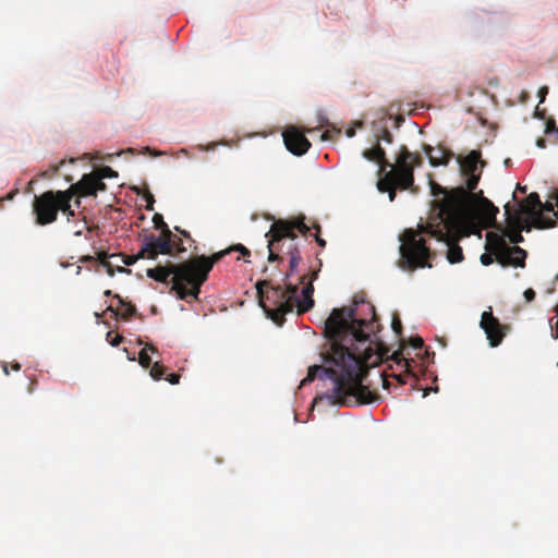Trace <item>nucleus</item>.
Wrapping results in <instances>:
<instances>
[{
	"instance_id": "obj_1",
	"label": "nucleus",
	"mask_w": 558,
	"mask_h": 558,
	"mask_svg": "<svg viewBox=\"0 0 558 558\" xmlns=\"http://www.w3.org/2000/svg\"><path fill=\"white\" fill-rule=\"evenodd\" d=\"M373 313L371 320L356 317L353 306L333 308L325 322L324 333L330 342V352L326 361L335 367L313 365L301 381V386L312 383L317 373L320 378L333 380V388L327 398L330 404L354 405L375 402L379 399L377 392L363 385L371 367L388 359L389 348L376 336L379 324L374 305L369 304ZM317 397L314 402L323 400Z\"/></svg>"
},
{
	"instance_id": "obj_2",
	"label": "nucleus",
	"mask_w": 558,
	"mask_h": 558,
	"mask_svg": "<svg viewBox=\"0 0 558 558\" xmlns=\"http://www.w3.org/2000/svg\"><path fill=\"white\" fill-rule=\"evenodd\" d=\"M430 214L426 225L417 230L405 229L400 235V259L398 265L407 271L417 268H432L429 259L435 255L426 245L423 233L429 234L448 246L447 259L450 264L463 260V252L457 241L468 221V194L463 187L447 189L429 180Z\"/></svg>"
},
{
	"instance_id": "obj_3",
	"label": "nucleus",
	"mask_w": 558,
	"mask_h": 558,
	"mask_svg": "<svg viewBox=\"0 0 558 558\" xmlns=\"http://www.w3.org/2000/svg\"><path fill=\"white\" fill-rule=\"evenodd\" d=\"M209 272L210 266H206V269L203 270L198 256L180 264L169 263L146 270L147 277L158 282H171L178 299L184 301H187L189 298L197 300L201 287L207 280Z\"/></svg>"
},
{
	"instance_id": "obj_4",
	"label": "nucleus",
	"mask_w": 558,
	"mask_h": 558,
	"mask_svg": "<svg viewBox=\"0 0 558 558\" xmlns=\"http://www.w3.org/2000/svg\"><path fill=\"white\" fill-rule=\"evenodd\" d=\"M423 165L421 155L411 153L407 146H401L396 156L395 167H391L377 182V189L388 192L389 201L396 198V190H410L414 184V169Z\"/></svg>"
},
{
	"instance_id": "obj_5",
	"label": "nucleus",
	"mask_w": 558,
	"mask_h": 558,
	"mask_svg": "<svg viewBox=\"0 0 558 558\" xmlns=\"http://www.w3.org/2000/svg\"><path fill=\"white\" fill-rule=\"evenodd\" d=\"M269 286L270 282L267 280H260L256 283L259 305L268 318L278 326H281L286 320L284 316L293 312L295 307L299 288L295 284L289 283L286 290L277 286L271 287L270 291H265V288H269Z\"/></svg>"
},
{
	"instance_id": "obj_6",
	"label": "nucleus",
	"mask_w": 558,
	"mask_h": 558,
	"mask_svg": "<svg viewBox=\"0 0 558 558\" xmlns=\"http://www.w3.org/2000/svg\"><path fill=\"white\" fill-rule=\"evenodd\" d=\"M295 230L303 235H307L310 227L304 222V217L294 220H277L271 225L265 235L268 238L269 262L283 259L288 244L290 242L294 243L296 239Z\"/></svg>"
},
{
	"instance_id": "obj_7",
	"label": "nucleus",
	"mask_w": 558,
	"mask_h": 558,
	"mask_svg": "<svg viewBox=\"0 0 558 558\" xmlns=\"http://www.w3.org/2000/svg\"><path fill=\"white\" fill-rule=\"evenodd\" d=\"M485 248L487 253L481 256V263L484 266H489L496 260L502 267H525L526 251L520 246H509L504 235L497 232L486 233Z\"/></svg>"
},
{
	"instance_id": "obj_8",
	"label": "nucleus",
	"mask_w": 558,
	"mask_h": 558,
	"mask_svg": "<svg viewBox=\"0 0 558 558\" xmlns=\"http://www.w3.org/2000/svg\"><path fill=\"white\" fill-rule=\"evenodd\" d=\"M77 193L73 185L65 191H46L35 195L33 213L36 216V223L46 226L54 222L60 210H68L69 203Z\"/></svg>"
},
{
	"instance_id": "obj_9",
	"label": "nucleus",
	"mask_w": 558,
	"mask_h": 558,
	"mask_svg": "<svg viewBox=\"0 0 558 558\" xmlns=\"http://www.w3.org/2000/svg\"><path fill=\"white\" fill-rule=\"evenodd\" d=\"M483 202L487 206V215L492 220L489 226L497 230L498 234L504 235L505 241L508 238L509 242L514 244L513 246H518L519 243L524 241L522 231L530 232L534 228V225L524 217H521L520 213H510L509 203L505 205L506 226L497 223L496 215L498 208L487 198H483Z\"/></svg>"
},
{
	"instance_id": "obj_10",
	"label": "nucleus",
	"mask_w": 558,
	"mask_h": 558,
	"mask_svg": "<svg viewBox=\"0 0 558 558\" xmlns=\"http://www.w3.org/2000/svg\"><path fill=\"white\" fill-rule=\"evenodd\" d=\"M458 163L461 175L465 179V187L462 186L468 194L466 213L471 207V198L473 197V191L477 187L481 180L483 168L486 166V161L482 159L480 150H471L466 156L459 157Z\"/></svg>"
},
{
	"instance_id": "obj_11",
	"label": "nucleus",
	"mask_w": 558,
	"mask_h": 558,
	"mask_svg": "<svg viewBox=\"0 0 558 558\" xmlns=\"http://www.w3.org/2000/svg\"><path fill=\"white\" fill-rule=\"evenodd\" d=\"M542 202L537 193H531L518 207L510 205V213H520L521 217L530 220L534 228L546 229L553 228L556 225V219L546 217L539 209Z\"/></svg>"
},
{
	"instance_id": "obj_12",
	"label": "nucleus",
	"mask_w": 558,
	"mask_h": 558,
	"mask_svg": "<svg viewBox=\"0 0 558 558\" xmlns=\"http://www.w3.org/2000/svg\"><path fill=\"white\" fill-rule=\"evenodd\" d=\"M118 173L110 167L105 166L97 171L84 174L82 179L73 184L80 196H95L98 191H105L106 184L102 182L106 178H116Z\"/></svg>"
},
{
	"instance_id": "obj_13",
	"label": "nucleus",
	"mask_w": 558,
	"mask_h": 558,
	"mask_svg": "<svg viewBox=\"0 0 558 558\" xmlns=\"http://www.w3.org/2000/svg\"><path fill=\"white\" fill-rule=\"evenodd\" d=\"M171 230H166V232H160L159 236L150 234L146 236L143 246L140 251L141 257H146L149 259H155L159 254L162 255H171L170 250V241Z\"/></svg>"
},
{
	"instance_id": "obj_14",
	"label": "nucleus",
	"mask_w": 558,
	"mask_h": 558,
	"mask_svg": "<svg viewBox=\"0 0 558 558\" xmlns=\"http://www.w3.org/2000/svg\"><path fill=\"white\" fill-rule=\"evenodd\" d=\"M480 327L484 330L490 347H498L509 329L508 326L501 325L499 319L493 314L492 307L484 311L481 317Z\"/></svg>"
},
{
	"instance_id": "obj_15",
	"label": "nucleus",
	"mask_w": 558,
	"mask_h": 558,
	"mask_svg": "<svg viewBox=\"0 0 558 558\" xmlns=\"http://www.w3.org/2000/svg\"><path fill=\"white\" fill-rule=\"evenodd\" d=\"M283 142L287 149L296 156L304 155L311 147L304 133L295 126H290L283 132Z\"/></svg>"
},
{
	"instance_id": "obj_16",
	"label": "nucleus",
	"mask_w": 558,
	"mask_h": 558,
	"mask_svg": "<svg viewBox=\"0 0 558 558\" xmlns=\"http://www.w3.org/2000/svg\"><path fill=\"white\" fill-rule=\"evenodd\" d=\"M231 252H239L243 256H250L251 252L242 244H234L230 247L219 251L217 253H214L211 256L207 257L205 255L198 256L199 262L202 264L203 270L206 269V266H210V270L213 269L214 265L219 262L222 257L230 254Z\"/></svg>"
},
{
	"instance_id": "obj_17",
	"label": "nucleus",
	"mask_w": 558,
	"mask_h": 558,
	"mask_svg": "<svg viewBox=\"0 0 558 558\" xmlns=\"http://www.w3.org/2000/svg\"><path fill=\"white\" fill-rule=\"evenodd\" d=\"M424 151L433 167L446 166L452 157V153L444 148H434L430 145H424Z\"/></svg>"
},
{
	"instance_id": "obj_18",
	"label": "nucleus",
	"mask_w": 558,
	"mask_h": 558,
	"mask_svg": "<svg viewBox=\"0 0 558 558\" xmlns=\"http://www.w3.org/2000/svg\"><path fill=\"white\" fill-rule=\"evenodd\" d=\"M363 157L371 161H377L380 166L379 173H386L387 168L391 169V167H395V165L386 159V153L378 143H376L375 147L364 150Z\"/></svg>"
},
{
	"instance_id": "obj_19",
	"label": "nucleus",
	"mask_w": 558,
	"mask_h": 558,
	"mask_svg": "<svg viewBox=\"0 0 558 558\" xmlns=\"http://www.w3.org/2000/svg\"><path fill=\"white\" fill-rule=\"evenodd\" d=\"M390 359L395 361L399 366L405 367L404 373L402 374H395L393 378L400 384L404 385L407 384V377H415L412 369H411V363L413 360H408L403 357L402 353L400 351H396L391 354Z\"/></svg>"
},
{
	"instance_id": "obj_20",
	"label": "nucleus",
	"mask_w": 558,
	"mask_h": 558,
	"mask_svg": "<svg viewBox=\"0 0 558 558\" xmlns=\"http://www.w3.org/2000/svg\"><path fill=\"white\" fill-rule=\"evenodd\" d=\"M113 299L118 300L121 311L113 308L112 305H109L107 311L111 312L116 318L128 320L136 315V307L131 302L123 300L119 294L113 295Z\"/></svg>"
},
{
	"instance_id": "obj_21",
	"label": "nucleus",
	"mask_w": 558,
	"mask_h": 558,
	"mask_svg": "<svg viewBox=\"0 0 558 558\" xmlns=\"http://www.w3.org/2000/svg\"><path fill=\"white\" fill-rule=\"evenodd\" d=\"M314 287L312 282H308L302 290V299L296 295L295 307L298 308V313L302 314L310 311L314 306L313 300Z\"/></svg>"
},
{
	"instance_id": "obj_22",
	"label": "nucleus",
	"mask_w": 558,
	"mask_h": 558,
	"mask_svg": "<svg viewBox=\"0 0 558 558\" xmlns=\"http://www.w3.org/2000/svg\"><path fill=\"white\" fill-rule=\"evenodd\" d=\"M286 255L290 257L289 264H290V271L287 274V278H289L296 269L300 260H301V254L295 245V243L290 242L287 246Z\"/></svg>"
},
{
	"instance_id": "obj_23",
	"label": "nucleus",
	"mask_w": 558,
	"mask_h": 558,
	"mask_svg": "<svg viewBox=\"0 0 558 558\" xmlns=\"http://www.w3.org/2000/svg\"><path fill=\"white\" fill-rule=\"evenodd\" d=\"M116 256H117V254H109L105 251H100L97 253V257L95 258L101 264L102 267H105L107 274L110 277L114 276V268H113V263L110 262L109 259L116 258Z\"/></svg>"
},
{
	"instance_id": "obj_24",
	"label": "nucleus",
	"mask_w": 558,
	"mask_h": 558,
	"mask_svg": "<svg viewBox=\"0 0 558 558\" xmlns=\"http://www.w3.org/2000/svg\"><path fill=\"white\" fill-rule=\"evenodd\" d=\"M169 244H170L171 255L174 252L182 253V252L186 251V248L183 246L182 239L172 232H171V238H170Z\"/></svg>"
},
{
	"instance_id": "obj_25",
	"label": "nucleus",
	"mask_w": 558,
	"mask_h": 558,
	"mask_svg": "<svg viewBox=\"0 0 558 558\" xmlns=\"http://www.w3.org/2000/svg\"><path fill=\"white\" fill-rule=\"evenodd\" d=\"M165 372H166V367L163 365H161L159 362H156L150 367L149 375L155 380H160L163 378Z\"/></svg>"
},
{
	"instance_id": "obj_26",
	"label": "nucleus",
	"mask_w": 558,
	"mask_h": 558,
	"mask_svg": "<svg viewBox=\"0 0 558 558\" xmlns=\"http://www.w3.org/2000/svg\"><path fill=\"white\" fill-rule=\"evenodd\" d=\"M379 141H385L388 144L393 142V136L386 126L380 130V134H376V143L379 144Z\"/></svg>"
},
{
	"instance_id": "obj_27",
	"label": "nucleus",
	"mask_w": 558,
	"mask_h": 558,
	"mask_svg": "<svg viewBox=\"0 0 558 558\" xmlns=\"http://www.w3.org/2000/svg\"><path fill=\"white\" fill-rule=\"evenodd\" d=\"M154 225L161 232H166V230H170L168 225L163 221V217L160 214H155L153 217Z\"/></svg>"
},
{
	"instance_id": "obj_28",
	"label": "nucleus",
	"mask_w": 558,
	"mask_h": 558,
	"mask_svg": "<svg viewBox=\"0 0 558 558\" xmlns=\"http://www.w3.org/2000/svg\"><path fill=\"white\" fill-rule=\"evenodd\" d=\"M116 258H120V262L124 265H133L138 258H142L140 256V253L137 255H124V254H117Z\"/></svg>"
},
{
	"instance_id": "obj_29",
	"label": "nucleus",
	"mask_w": 558,
	"mask_h": 558,
	"mask_svg": "<svg viewBox=\"0 0 558 558\" xmlns=\"http://www.w3.org/2000/svg\"><path fill=\"white\" fill-rule=\"evenodd\" d=\"M138 362L142 367L148 368L151 364V357L146 352V349L141 350L138 354Z\"/></svg>"
},
{
	"instance_id": "obj_30",
	"label": "nucleus",
	"mask_w": 558,
	"mask_h": 558,
	"mask_svg": "<svg viewBox=\"0 0 558 558\" xmlns=\"http://www.w3.org/2000/svg\"><path fill=\"white\" fill-rule=\"evenodd\" d=\"M391 327H392V330L396 333V336L397 337H401V335H402V324H401V320H400V318H399V316L397 314H395L393 317H392Z\"/></svg>"
},
{
	"instance_id": "obj_31",
	"label": "nucleus",
	"mask_w": 558,
	"mask_h": 558,
	"mask_svg": "<svg viewBox=\"0 0 558 558\" xmlns=\"http://www.w3.org/2000/svg\"><path fill=\"white\" fill-rule=\"evenodd\" d=\"M106 338H107V341L112 347H118L123 341V337L122 336H120V335H114L113 336L112 331H108Z\"/></svg>"
},
{
	"instance_id": "obj_32",
	"label": "nucleus",
	"mask_w": 558,
	"mask_h": 558,
	"mask_svg": "<svg viewBox=\"0 0 558 558\" xmlns=\"http://www.w3.org/2000/svg\"><path fill=\"white\" fill-rule=\"evenodd\" d=\"M59 171V166H50L47 170L40 172L38 175L44 179H51Z\"/></svg>"
},
{
	"instance_id": "obj_33",
	"label": "nucleus",
	"mask_w": 558,
	"mask_h": 558,
	"mask_svg": "<svg viewBox=\"0 0 558 558\" xmlns=\"http://www.w3.org/2000/svg\"><path fill=\"white\" fill-rule=\"evenodd\" d=\"M555 205L550 202H546L545 204H542L541 210L546 213H553L554 217L558 220V210H555Z\"/></svg>"
},
{
	"instance_id": "obj_34",
	"label": "nucleus",
	"mask_w": 558,
	"mask_h": 558,
	"mask_svg": "<svg viewBox=\"0 0 558 558\" xmlns=\"http://www.w3.org/2000/svg\"><path fill=\"white\" fill-rule=\"evenodd\" d=\"M340 134V130L339 129H336L333 128L331 131L330 130H327L325 131L323 134H322V141H330L333 138L335 135H338Z\"/></svg>"
},
{
	"instance_id": "obj_35",
	"label": "nucleus",
	"mask_w": 558,
	"mask_h": 558,
	"mask_svg": "<svg viewBox=\"0 0 558 558\" xmlns=\"http://www.w3.org/2000/svg\"><path fill=\"white\" fill-rule=\"evenodd\" d=\"M523 295L527 302H532L535 299L536 293L533 289L529 288L524 291Z\"/></svg>"
},
{
	"instance_id": "obj_36",
	"label": "nucleus",
	"mask_w": 558,
	"mask_h": 558,
	"mask_svg": "<svg viewBox=\"0 0 558 558\" xmlns=\"http://www.w3.org/2000/svg\"><path fill=\"white\" fill-rule=\"evenodd\" d=\"M424 344V341L421 337H415V338H412L411 339V345L414 348V349H421Z\"/></svg>"
},
{
	"instance_id": "obj_37",
	"label": "nucleus",
	"mask_w": 558,
	"mask_h": 558,
	"mask_svg": "<svg viewBox=\"0 0 558 558\" xmlns=\"http://www.w3.org/2000/svg\"><path fill=\"white\" fill-rule=\"evenodd\" d=\"M219 144H227V143L226 142H221V143L211 142V143H209V144H207L205 146H199V148L202 150L209 151V150H214Z\"/></svg>"
},
{
	"instance_id": "obj_38",
	"label": "nucleus",
	"mask_w": 558,
	"mask_h": 558,
	"mask_svg": "<svg viewBox=\"0 0 558 558\" xmlns=\"http://www.w3.org/2000/svg\"><path fill=\"white\" fill-rule=\"evenodd\" d=\"M180 375L179 374H170L168 377H166V380H168L171 385H178L180 383Z\"/></svg>"
},
{
	"instance_id": "obj_39",
	"label": "nucleus",
	"mask_w": 558,
	"mask_h": 558,
	"mask_svg": "<svg viewBox=\"0 0 558 558\" xmlns=\"http://www.w3.org/2000/svg\"><path fill=\"white\" fill-rule=\"evenodd\" d=\"M379 378H380V380H381V383H383V387H384V389H389V387H390V383H389V380H388L387 375H386V373H385V372H380V373H379Z\"/></svg>"
},
{
	"instance_id": "obj_40",
	"label": "nucleus",
	"mask_w": 558,
	"mask_h": 558,
	"mask_svg": "<svg viewBox=\"0 0 558 558\" xmlns=\"http://www.w3.org/2000/svg\"><path fill=\"white\" fill-rule=\"evenodd\" d=\"M146 201H147L146 209L153 210V208H154L153 206H154V203H155L153 194L147 193Z\"/></svg>"
},
{
	"instance_id": "obj_41",
	"label": "nucleus",
	"mask_w": 558,
	"mask_h": 558,
	"mask_svg": "<svg viewBox=\"0 0 558 558\" xmlns=\"http://www.w3.org/2000/svg\"><path fill=\"white\" fill-rule=\"evenodd\" d=\"M174 230L177 232H179L182 236L186 238V239H191V235H190V232H187L186 230L184 229H181L180 227L175 226L174 227Z\"/></svg>"
},
{
	"instance_id": "obj_42",
	"label": "nucleus",
	"mask_w": 558,
	"mask_h": 558,
	"mask_svg": "<svg viewBox=\"0 0 558 558\" xmlns=\"http://www.w3.org/2000/svg\"><path fill=\"white\" fill-rule=\"evenodd\" d=\"M113 268H114V274L118 271V272H131L130 269L123 267V266H120V265H113Z\"/></svg>"
},
{
	"instance_id": "obj_43",
	"label": "nucleus",
	"mask_w": 558,
	"mask_h": 558,
	"mask_svg": "<svg viewBox=\"0 0 558 558\" xmlns=\"http://www.w3.org/2000/svg\"><path fill=\"white\" fill-rule=\"evenodd\" d=\"M547 93H548V88L546 86H544L539 89L538 95L541 97V101H544Z\"/></svg>"
},
{
	"instance_id": "obj_44",
	"label": "nucleus",
	"mask_w": 558,
	"mask_h": 558,
	"mask_svg": "<svg viewBox=\"0 0 558 558\" xmlns=\"http://www.w3.org/2000/svg\"><path fill=\"white\" fill-rule=\"evenodd\" d=\"M93 260H95V257L90 255H84L80 258L81 263H90Z\"/></svg>"
},
{
	"instance_id": "obj_45",
	"label": "nucleus",
	"mask_w": 558,
	"mask_h": 558,
	"mask_svg": "<svg viewBox=\"0 0 558 558\" xmlns=\"http://www.w3.org/2000/svg\"><path fill=\"white\" fill-rule=\"evenodd\" d=\"M63 214H65L68 216V218L70 217H74L75 213L74 210L71 208V202L69 203V209L68 210H61Z\"/></svg>"
},
{
	"instance_id": "obj_46",
	"label": "nucleus",
	"mask_w": 558,
	"mask_h": 558,
	"mask_svg": "<svg viewBox=\"0 0 558 558\" xmlns=\"http://www.w3.org/2000/svg\"><path fill=\"white\" fill-rule=\"evenodd\" d=\"M315 240L320 247L326 246V241L323 238H320L318 234H315Z\"/></svg>"
},
{
	"instance_id": "obj_47",
	"label": "nucleus",
	"mask_w": 558,
	"mask_h": 558,
	"mask_svg": "<svg viewBox=\"0 0 558 558\" xmlns=\"http://www.w3.org/2000/svg\"><path fill=\"white\" fill-rule=\"evenodd\" d=\"M144 349H146V352L147 351H150L153 353L157 352V348L154 344H146V347Z\"/></svg>"
},
{
	"instance_id": "obj_48",
	"label": "nucleus",
	"mask_w": 558,
	"mask_h": 558,
	"mask_svg": "<svg viewBox=\"0 0 558 558\" xmlns=\"http://www.w3.org/2000/svg\"><path fill=\"white\" fill-rule=\"evenodd\" d=\"M345 134L348 137H353L355 135V130L353 128H350L345 131Z\"/></svg>"
},
{
	"instance_id": "obj_49",
	"label": "nucleus",
	"mask_w": 558,
	"mask_h": 558,
	"mask_svg": "<svg viewBox=\"0 0 558 558\" xmlns=\"http://www.w3.org/2000/svg\"><path fill=\"white\" fill-rule=\"evenodd\" d=\"M551 129H555V122L554 121H549L546 125V132H550Z\"/></svg>"
},
{
	"instance_id": "obj_50",
	"label": "nucleus",
	"mask_w": 558,
	"mask_h": 558,
	"mask_svg": "<svg viewBox=\"0 0 558 558\" xmlns=\"http://www.w3.org/2000/svg\"><path fill=\"white\" fill-rule=\"evenodd\" d=\"M536 145L541 148H544L546 145H545V140L544 138H538L537 142H536Z\"/></svg>"
},
{
	"instance_id": "obj_51",
	"label": "nucleus",
	"mask_w": 558,
	"mask_h": 558,
	"mask_svg": "<svg viewBox=\"0 0 558 558\" xmlns=\"http://www.w3.org/2000/svg\"><path fill=\"white\" fill-rule=\"evenodd\" d=\"M12 368L14 371H20L21 369V365L19 363H15V364H13Z\"/></svg>"
},
{
	"instance_id": "obj_52",
	"label": "nucleus",
	"mask_w": 558,
	"mask_h": 558,
	"mask_svg": "<svg viewBox=\"0 0 558 558\" xmlns=\"http://www.w3.org/2000/svg\"><path fill=\"white\" fill-rule=\"evenodd\" d=\"M104 294H105L106 296H111V295L113 296V295H114V294H112L111 290H106V291L104 292Z\"/></svg>"
},
{
	"instance_id": "obj_53",
	"label": "nucleus",
	"mask_w": 558,
	"mask_h": 558,
	"mask_svg": "<svg viewBox=\"0 0 558 558\" xmlns=\"http://www.w3.org/2000/svg\"><path fill=\"white\" fill-rule=\"evenodd\" d=\"M518 189L522 192V193H525L526 192V187H521L520 185H518Z\"/></svg>"
},
{
	"instance_id": "obj_54",
	"label": "nucleus",
	"mask_w": 558,
	"mask_h": 558,
	"mask_svg": "<svg viewBox=\"0 0 558 558\" xmlns=\"http://www.w3.org/2000/svg\"><path fill=\"white\" fill-rule=\"evenodd\" d=\"M314 228H315V230H316L317 232H319V231H320V226H319V225H317V223H316V225H314Z\"/></svg>"
},
{
	"instance_id": "obj_55",
	"label": "nucleus",
	"mask_w": 558,
	"mask_h": 558,
	"mask_svg": "<svg viewBox=\"0 0 558 558\" xmlns=\"http://www.w3.org/2000/svg\"><path fill=\"white\" fill-rule=\"evenodd\" d=\"M14 196V193H10L8 196H7V199H12Z\"/></svg>"
},
{
	"instance_id": "obj_56",
	"label": "nucleus",
	"mask_w": 558,
	"mask_h": 558,
	"mask_svg": "<svg viewBox=\"0 0 558 558\" xmlns=\"http://www.w3.org/2000/svg\"><path fill=\"white\" fill-rule=\"evenodd\" d=\"M305 278H306L305 276H302V277H301V283H304Z\"/></svg>"
},
{
	"instance_id": "obj_57",
	"label": "nucleus",
	"mask_w": 558,
	"mask_h": 558,
	"mask_svg": "<svg viewBox=\"0 0 558 558\" xmlns=\"http://www.w3.org/2000/svg\"><path fill=\"white\" fill-rule=\"evenodd\" d=\"M3 371L7 375L9 374L7 366H4Z\"/></svg>"
},
{
	"instance_id": "obj_58",
	"label": "nucleus",
	"mask_w": 558,
	"mask_h": 558,
	"mask_svg": "<svg viewBox=\"0 0 558 558\" xmlns=\"http://www.w3.org/2000/svg\"><path fill=\"white\" fill-rule=\"evenodd\" d=\"M356 125H357L359 128H361V126L363 125V123H362V122H357V123H356Z\"/></svg>"
},
{
	"instance_id": "obj_59",
	"label": "nucleus",
	"mask_w": 558,
	"mask_h": 558,
	"mask_svg": "<svg viewBox=\"0 0 558 558\" xmlns=\"http://www.w3.org/2000/svg\"><path fill=\"white\" fill-rule=\"evenodd\" d=\"M557 132H558V129H557Z\"/></svg>"
}]
</instances>
